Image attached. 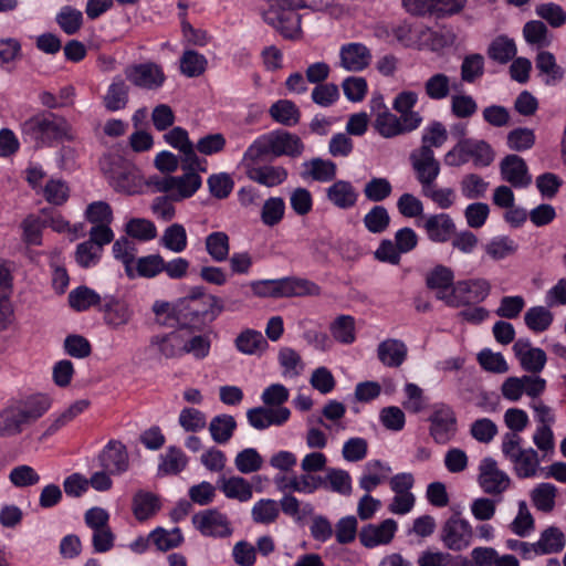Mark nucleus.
<instances>
[{
  "mask_svg": "<svg viewBox=\"0 0 566 566\" xmlns=\"http://www.w3.org/2000/svg\"><path fill=\"white\" fill-rule=\"evenodd\" d=\"M305 149L302 139L287 130L275 129L258 137L244 151L243 161L256 164L269 157H300Z\"/></svg>",
  "mask_w": 566,
  "mask_h": 566,
  "instance_id": "obj_1",
  "label": "nucleus"
},
{
  "mask_svg": "<svg viewBox=\"0 0 566 566\" xmlns=\"http://www.w3.org/2000/svg\"><path fill=\"white\" fill-rule=\"evenodd\" d=\"M22 133L36 147L52 146L54 142L76 139V133L69 120L52 112H41L22 124Z\"/></svg>",
  "mask_w": 566,
  "mask_h": 566,
  "instance_id": "obj_2",
  "label": "nucleus"
},
{
  "mask_svg": "<svg viewBox=\"0 0 566 566\" xmlns=\"http://www.w3.org/2000/svg\"><path fill=\"white\" fill-rule=\"evenodd\" d=\"M51 407V399L36 395L14 401L0 411V437H12L42 417Z\"/></svg>",
  "mask_w": 566,
  "mask_h": 566,
  "instance_id": "obj_3",
  "label": "nucleus"
},
{
  "mask_svg": "<svg viewBox=\"0 0 566 566\" xmlns=\"http://www.w3.org/2000/svg\"><path fill=\"white\" fill-rule=\"evenodd\" d=\"M501 451L509 460L517 478L528 479L537 475L541 470L538 453L533 448H522V437L516 433H505L502 438Z\"/></svg>",
  "mask_w": 566,
  "mask_h": 566,
  "instance_id": "obj_4",
  "label": "nucleus"
},
{
  "mask_svg": "<svg viewBox=\"0 0 566 566\" xmlns=\"http://www.w3.org/2000/svg\"><path fill=\"white\" fill-rule=\"evenodd\" d=\"M101 169L109 185L118 192L133 195L142 185L136 167L120 156L104 157L101 161Z\"/></svg>",
  "mask_w": 566,
  "mask_h": 566,
  "instance_id": "obj_5",
  "label": "nucleus"
},
{
  "mask_svg": "<svg viewBox=\"0 0 566 566\" xmlns=\"http://www.w3.org/2000/svg\"><path fill=\"white\" fill-rule=\"evenodd\" d=\"M473 527L459 513L451 515L441 526L440 539L443 546L453 552L467 549L473 539Z\"/></svg>",
  "mask_w": 566,
  "mask_h": 566,
  "instance_id": "obj_6",
  "label": "nucleus"
},
{
  "mask_svg": "<svg viewBox=\"0 0 566 566\" xmlns=\"http://www.w3.org/2000/svg\"><path fill=\"white\" fill-rule=\"evenodd\" d=\"M429 433L434 442L446 444L457 433V417L453 409L446 403H434L428 418Z\"/></svg>",
  "mask_w": 566,
  "mask_h": 566,
  "instance_id": "obj_7",
  "label": "nucleus"
},
{
  "mask_svg": "<svg viewBox=\"0 0 566 566\" xmlns=\"http://www.w3.org/2000/svg\"><path fill=\"white\" fill-rule=\"evenodd\" d=\"M301 7H293L285 3L284 0H277L264 12L266 23L273 25L283 36L294 38L301 32V17L296 12Z\"/></svg>",
  "mask_w": 566,
  "mask_h": 566,
  "instance_id": "obj_8",
  "label": "nucleus"
},
{
  "mask_svg": "<svg viewBox=\"0 0 566 566\" xmlns=\"http://www.w3.org/2000/svg\"><path fill=\"white\" fill-rule=\"evenodd\" d=\"M491 292V284L485 279H471L459 281L452 287V296L448 306L460 307L472 303L483 302Z\"/></svg>",
  "mask_w": 566,
  "mask_h": 566,
  "instance_id": "obj_9",
  "label": "nucleus"
},
{
  "mask_svg": "<svg viewBox=\"0 0 566 566\" xmlns=\"http://www.w3.org/2000/svg\"><path fill=\"white\" fill-rule=\"evenodd\" d=\"M478 482L484 493L501 495L510 488L511 479L493 458L486 457L480 462Z\"/></svg>",
  "mask_w": 566,
  "mask_h": 566,
  "instance_id": "obj_10",
  "label": "nucleus"
},
{
  "mask_svg": "<svg viewBox=\"0 0 566 566\" xmlns=\"http://www.w3.org/2000/svg\"><path fill=\"white\" fill-rule=\"evenodd\" d=\"M124 74L134 86L148 91L160 88L166 81L163 67L154 62L128 65Z\"/></svg>",
  "mask_w": 566,
  "mask_h": 566,
  "instance_id": "obj_11",
  "label": "nucleus"
},
{
  "mask_svg": "<svg viewBox=\"0 0 566 566\" xmlns=\"http://www.w3.org/2000/svg\"><path fill=\"white\" fill-rule=\"evenodd\" d=\"M182 302L195 317H209L216 319L223 311L222 301L212 294H206L205 287L193 286Z\"/></svg>",
  "mask_w": 566,
  "mask_h": 566,
  "instance_id": "obj_12",
  "label": "nucleus"
},
{
  "mask_svg": "<svg viewBox=\"0 0 566 566\" xmlns=\"http://www.w3.org/2000/svg\"><path fill=\"white\" fill-rule=\"evenodd\" d=\"M410 163L421 190L432 186L440 175V163L436 159L433 149L419 147L411 151Z\"/></svg>",
  "mask_w": 566,
  "mask_h": 566,
  "instance_id": "obj_13",
  "label": "nucleus"
},
{
  "mask_svg": "<svg viewBox=\"0 0 566 566\" xmlns=\"http://www.w3.org/2000/svg\"><path fill=\"white\" fill-rule=\"evenodd\" d=\"M370 112L374 116V128L384 138L400 136L399 117L391 113L385 104L381 94H375L369 102Z\"/></svg>",
  "mask_w": 566,
  "mask_h": 566,
  "instance_id": "obj_14",
  "label": "nucleus"
},
{
  "mask_svg": "<svg viewBox=\"0 0 566 566\" xmlns=\"http://www.w3.org/2000/svg\"><path fill=\"white\" fill-rule=\"evenodd\" d=\"M192 524L203 536L226 537L232 533L227 515L217 509L205 510L195 514Z\"/></svg>",
  "mask_w": 566,
  "mask_h": 566,
  "instance_id": "obj_15",
  "label": "nucleus"
},
{
  "mask_svg": "<svg viewBox=\"0 0 566 566\" xmlns=\"http://www.w3.org/2000/svg\"><path fill=\"white\" fill-rule=\"evenodd\" d=\"M397 528V522L392 518H387L379 524H367L358 534L360 544L366 548L387 545L392 541Z\"/></svg>",
  "mask_w": 566,
  "mask_h": 566,
  "instance_id": "obj_16",
  "label": "nucleus"
},
{
  "mask_svg": "<svg viewBox=\"0 0 566 566\" xmlns=\"http://www.w3.org/2000/svg\"><path fill=\"white\" fill-rule=\"evenodd\" d=\"M98 461L103 470L113 475L122 474L129 468L126 447L118 440L108 441L99 453Z\"/></svg>",
  "mask_w": 566,
  "mask_h": 566,
  "instance_id": "obj_17",
  "label": "nucleus"
},
{
  "mask_svg": "<svg viewBox=\"0 0 566 566\" xmlns=\"http://www.w3.org/2000/svg\"><path fill=\"white\" fill-rule=\"evenodd\" d=\"M98 311L104 314L105 324L113 329L127 325L134 316V311L129 304L113 295L103 297V304L98 307Z\"/></svg>",
  "mask_w": 566,
  "mask_h": 566,
  "instance_id": "obj_18",
  "label": "nucleus"
},
{
  "mask_svg": "<svg viewBox=\"0 0 566 566\" xmlns=\"http://www.w3.org/2000/svg\"><path fill=\"white\" fill-rule=\"evenodd\" d=\"M512 349L525 371L537 374L544 369L546 353L542 348L532 347L528 338H518Z\"/></svg>",
  "mask_w": 566,
  "mask_h": 566,
  "instance_id": "obj_19",
  "label": "nucleus"
},
{
  "mask_svg": "<svg viewBox=\"0 0 566 566\" xmlns=\"http://www.w3.org/2000/svg\"><path fill=\"white\" fill-rule=\"evenodd\" d=\"M291 416L289 408H268L265 406L250 408L247 411L249 424L256 430H265L271 426L284 424Z\"/></svg>",
  "mask_w": 566,
  "mask_h": 566,
  "instance_id": "obj_20",
  "label": "nucleus"
},
{
  "mask_svg": "<svg viewBox=\"0 0 566 566\" xmlns=\"http://www.w3.org/2000/svg\"><path fill=\"white\" fill-rule=\"evenodd\" d=\"M430 241L444 243L455 233V224L448 213L430 214L419 223Z\"/></svg>",
  "mask_w": 566,
  "mask_h": 566,
  "instance_id": "obj_21",
  "label": "nucleus"
},
{
  "mask_svg": "<svg viewBox=\"0 0 566 566\" xmlns=\"http://www.w3.org/2000/svg\"><path fill=\"white\" fill-rule=\"evenodd\" d=\"M502 179L511 184L515 188H526L532 182V176L525 160L517 155L505 156L501 164Z\"/></svg>",
  "mask_w": 566,
  "mask_h": 566,
  "instance_id": "obj_22",
  "label": "nucleus"
},
{
  "mask_svg": "<svg viewBox=\"0 0 566 566\" xmlns=\"http://www.w3.org/2000/svg\"><path fill=\"white\" fill-rule=\"evenodd\" d=\"M339 60L340 66L346 71L359 72L369 65L371 54L369 49L363 43L353 42L342 45Z\"/></svg>",
  "mask_w": 566,
  "mask_h": 566,
  "instance_id": "obj_23",
  "label": "nucleus"
},
{
  "mask_svg": "<svg viewBox=\"0 0 566 566\" xmlns=\"http://www.w3.org/2000/svg\"><path fill=\"white\" fill-rule=\"evenodd\" d=\"M454 274L452 270L444 265H436L426 277L427 287L437 291L436 297L448 305V300L452 296Z\"/></svg>",
  "mask_w": 566,
  "mask_h": 566,
  "instance_id": "obj_24",
  "label": "nucleus"
},
{
  "mask_svg": "<svg viewBox=\"0 0 566 566\" xmlns=\"http://www.w3.org/2000/svg\"><path fill=\"white\" fill-rule=\"evenodd\" d=\"M245 163L248 178L265 187L279 186L287 179V170L282 166H254L249 161Z\"/></svg>",
  "mask_w": 566,
  "mask_h": 566,
  "instance_id": "obj_25",
  "label": "nucleus"
},
{
  "mask_svg": "<svg viewBox=\"0 0 566 566\" xmlns=\"http://www.w3.org/2000/svg\"><path fill=\"white\" fill-rule=\"evenodd\" d=\"M407 345L397 338H387L378 344L377 357L379 361L389 368L400 367L407 359Z\"/></svg>",
  "mask_w": 566,
  "mask_h": 566,
  "instance_id": "obj_26",
  "label": "nucleus"
},
{
  "mask_svg": "<svg viewBox=\"0 0 566 566\" xmlns=\"http://www.w3.org/2000/svg\"><path fill=\"white\" fill-rule=\"evenodd\" d=\"M150 345L156 347L158 353L167 359L180 358L184 356L185 349L184 329L153 336Z\"/></svg>",
  "mask_w": 566,
  "mask_h": 566,
  "instance_id": "obj_27",
  "label": "nucleus"
},
{
  "mask_svg": "<svg viewBox=\"0 0 566 566\" xmlns=\"http://www.w3.org/2000/svg\"><path fill=\"white\" fill-rule=\"evenodd\" d=\"M326 197L338 209L347 210L356 205L358 192L352 182L336 180L326 189Z\"/></svg>",
  "mask_w": 566,
  "mask_h": 566,
  "instance_id": "obj_28",
  "label": "nucleus"
},
{
  "mask_svg": "<svg viewBox=\"0 0 566 566\" xmlns=\"http://www.w3.org/2000/svg\"><path fill=\"white\" fill-rule=\"evenodd\" d=\"M218 488L226 497L238 500L239 502H248L252 499V485L242 476H219L217 481Z\"/></svg>",
  "mask_w": 566,
  "mask_h": 566,
  "instance_id": "obj_29",
  "label": "nucleus"
},
{
  "mask_svg": "<svg viewBox=\"0 0 566 566\" xmlns=\"http://www.w3.org/2000/svg\"><path fill=\"white\" fill-rule=\"evenodd\" d=\"M303 178H312L319 182H329L336 178L337 166L329 159H323L319 157L312 158L302 164Z\"/></svg>",
  "mask_w": 566,
  "mask_h": 566,
  "instance_id": "obj_30",
  "label": "nucleus"
},
{
  "mask_svg": "<svg viewBox=\"0 0 566 566\" xmlns=\"http://www.w3.org/2000/svg\"><path fill=\"white\" fill-rule=\"evenodd\" d=\"M129 86L126 82L116 76L103 97L104 106L109 112L124 109L128 103Z\"/></svg>",
  "mask_w": 566,
  "mask_h": 566,
  "instance_id": "obj_31",
  "label": "nucleus"
},
{
  "mask_svg": "<svg viewBox=\"0 0 566 566\" xmlns=\"http://www.w3.org/2000/svg\"><path fill=\"white\" fill-rule=\"evenodd\" d=\"M535 555H548L563 551L565 546L564 533L555 526H549L541 533L537 542L534 543Z\"/></svg>",
  "mask_w": 566,
  "mask_h": 566,
  "instance_id": "obj_32",
  "label": "nucleus"
},
{
  "mask_svg": "<svg viewBox=\"0 0 566 566\" xmlns=\"http://www.w3.org/2000/svg\"><path fill=\"white\" fill-rule=\"evenodd\" d=\"M237 349L245 355H261L269 346L268 340L261 332L255 329H245L241 332L235 340Z\"/></svg>",
  "mask_w": 566,
  "mask_h": 566,
  "instance_id": "obj_33",
  "label": "nucleus"
},
{
  "mask_svg": "<svg viewBox=\"0 0 566 566\" xmlns=\"http://www.w3.org/2000/svg\"><path fill=\"white\" fill-rule=\"evenodd\" d=\"M457 87L455 82L444 73H434L423 83V90L428 98L442 101L450 96L452 88Z\"/></svg>",
  "mask_w": 566,
  "mask_h": 566,
  "instance_id": "obj_34",
  "label": "nucleus"
},
{
  "mask_svg": "<svg viewBox=\"0 0 566 566\" xmlns=\"http://www.w3.org/2000/svg\"><path fill=\"white\" fill-rule=\"evenodd\" d=\"M281 297L318 295L321 289L314 282L301 277L280 279Z\"/></svg>",
  "mask_w": 566,
  "mask_h": 566,
  "instance_id": "obj_35",
  "label": "nucleus"
},
{
  "mask_svg": "<svg viewBox=\"0 0 566 566\" xmlns=\"http://www.w3.org/2000/svg\"><path fill=\"white\" fill-rule=\"evenodd\" d=\"M237 429V421L228 413L217 415L210 420L209 432L212 440L218 444H226L233 437Z\"/></svg>",
  "mask_w": 566,
  "mask_h": 566,
  "instance_id": "obj_36",
  "label": "nucleus"
},
{
  "mask_svg": "<svg viewBox=\"0 0 566 566\" xmlns=\"http://www.w3.org/2000/svg\"><path fill=\"white\" fill-rule=\"evenodd\" d=\"M269 114L273 120L287 127L295 126L301 118L298 107L290 99H279L273 103L269 109Z\"/></svg>",
  "mask_w": 566,
  "mask_h": 566,
  "instance_id": "obj_37",
  "label": "nucleus"
},
{
  "mask_svg": "<svg viewBox=\"0 0 566 566\" xmlns=\"http://www.w3.org/2000/svg\"><path fill=\"white\" fill-rule=\"evenodd\" d=\"M486 53L492 61L499 64H506L515 57L517 49L513 39L506 35H499L491 41Z\"/></svg>",
  "mask_w": 566,
  "mask_h": 566,
  "instance_id": "obj_38",
  "label": "nucleus"
},
{
  "mask_svg": "<svg viewBox=\"0 0 566 566\" xmlns=\"http://www.w3.org/2000/svg\"><path fill=\"white\" fill-rule=\"evenodd\" d=\"M149 538L160 552H168L177 548L185 542L184 534L179 527L166 530L158 526L149 533Z\"/></svg>",
  "mask_w": 566,
  "mask_h": 566,
  "instance_id": "obj_39",
  "label": "nucleus"
},
{
  "mask_svg": "<svg viewBox=\"0 0 566 566\" xmlns=\"http://www.w3.org/2000/svg\"><path fill=\"white\" fill-rule=\"evenodd\" d=\"M188 464V458L185 452L177 447H169L160 455L158 472L161 475H176L185 470Z\"/></svg>",
  "mask_w": 566,
  "mask_h": 566,
  "instance_id": "obj_40",
  "label": "nucleus"
},
{
  "mask_svg": "<svg viewBox=\"0 0 566 566\" xmlns=\"http://www.w3.org/2000/svg\"><path fill=\"white\" fill-rule=\"evenodd\" d=\"M367 473H364L359 479V486L366 494H369L387 478L391 472L390 467L384 464L380 460H371L365 467Z\"/></svg>",
  "mask_w": 566,
  "mask_h": 566,
  "instance_id": "obj_41",
  "label": "nucleus"
},
{
  "mask_svg": "<svg viewBox=\"0 0 566 566\" xmlns=\"http://www.w3.org/2000/svg\"><path fill=\"white\" fill-rule=\"evenodd\" d=\"M551 307L537 305L530 307L524 314V323L533 333L539 334L547 331L554 321Z\"/></svg>",
  "mask_w": 566,
  "mask_h": 566,
  "instance_id": "obj_42",
  "label": "nucleus"
},
{
  "mask_svg": "<svg viewBox=\"0 0 566 566\" xmlns=\"http://www.w3.org/2000/svg\"><path fill=\"white\" fill-rule=\"evenodd\" d=\"M557 488L553 483L537 484L530 493L531 501L537 511L549 513L555 507Z\"/></svg>",
  "mask_w": 566,
  "mask_h": 566,
  "instance_id": "obj_43",
  "label": "nucleus"
},
{
  "mask_svg": "<svg viewBox=\"0 0 566 566\" xmlns=\"http://www.w3.org/2000/svg\"><path fill=\"white\" fill-rule=\"evenodd\" d=\"M202 178L198 172L185 171L181 176H175V190L172 201H181L192 197L201 187Z\"/></svg>",
  "mask_w": 566,
  "mask_h": 566,
  "instance_id": "obj_44",
  "label": "nucleus"
},
{
  "mask_svg": "<svg viewBox=\"0 0 566 566\" xmlns=\"http://www.w3.org/2000/svg\"><path fill=\"white\" fill-rule=\"evenodd\" d=\"M329 332L336 342L343 345L353 344L356 339L355 318L352 315H338L329 324Z\"/></svg>",
  "mask_w": 566,
  "mask_h": 566,
  "instance_id": "obj_45",
  "label": "nucleus"
},
{
  "mask_svg": "<svg viewBox=\"0 0 566 566\" xmlns=\"http://www.w3.org/2000/svg\"><path fill=\"white\" fill-rule=\"evenodd\" d=\"M465 149L468 154V161L473 160L476 167H488L494 160V151L491 145L482 139H467Z\"/></svg>",
  "mask_w": 566,
  "mask_h": 566,
  "instance_id": "obj_46",
  "label": "nucleus"
},
{
  "mask_svg": "<svg viewBox=\"0 0 566 566\" xmlns=\"http://www.w3.org/2000/svg\"><path fill=\"white\" fill-rule=\"evenodd\" d=\"M69 303L76 312H84L92 306L99 307L103 304V298L94 290L87 286H78L70 292Z\"/></svg>",
  "mask_w": 566,
  "mask_h": 566,
  "instance_id": "obj_47",
  "label": "nucleus"
},
{
  "mask_svg": "<svg viewBox=\"0 0 566 566\" xmlns=\"http://www.w3.org/2000/svg\"><path fill=\"white\" fill-rule=\"evenodd\" d=\"M159 243L174 253H181L188 244L187 231L180 223H172L164 230Z\"/></svg>",
  "mask_w": 566,
  "mask_h": 566,
  "instance_id": "obj_48",
  "label": "nucleus"
},
{
  "mask_svg": "<svg viewBox=\"0 0 566 566\" xmlns=\"http://www.w3.org/2000/svg\"><path fill=\"white\" fill-rule=\"evenodd\" d=\"M160 507L159 499L145 491H139L133 499V512L138 521H146L153 516Z\"/></svg>",
  "mask_w": 566,
  "mask_h": 566,
  "instance_id": "obj_49",
  "label": "nucleus"
},
{
  "mask_svg": "<svg viewBox=\"0 0 566 566\" xmlns=\"http://www.w3.org/2000/svg\"><path fill=\"white\" fill-rule=\"evenodd\" d=\"M523 36L528 44L537 49L546 48L552 43V35L546 24L541 20L526 22L523 27Z\"/></svg>",
  "mask_w": 566,
  "mask_h": 566,
  "instance_id": "obj_50",
  "label": "nucleus"
},
{
  "mask_svg": "<svg viewBox=\"0 0 566 566\" xmlns=\"http://www.w3.org/2000/svg\"><path fill=\"white\" fill-rule=\"evenodd\" d=\"M207 253L216 262H223L229 258L230 239L226 232L216 231L207 235L205 240Z\"/></svg>",
  "mask_w": 566,
  "mask_h": 566,
  "instance_id": "obj_51",
  "label": "nucleus"
},
{
  "mask_svg": "<svg viewBox=\"0 0 566 566\" xmlns=\"http://www.w3.org/2000/svg\"><path fill=\"white\" fill-rule=\"evenodd\" d=\"M485 60L480 53H471L463 57L460 65L461 81L474 83L484 75Z\"/></svg>",
  "mask_w": 566,
  "mask_h": 566,
  "instance_id": "obj_52",
  "label": "nucleus"
},
{
  "mask_svg": "<svg viewBox=\"0 0 566 566\" xmlns=\"http://www.w3.org/2000/svg\"><path fill=\"white\" fill-rule=\"evenodd\" d=\"M535 65L539 73L546 76L545 83L547 85L555 84L563 78L564 72L557 65L555 56L551 52H539L535 59Z\"/></svg>",
  "mask_w": 566,
  "mask_h": 566,
  "instance_id": "obj_53",
  "label": "nucleus"
},
{
  "mask_svg": "<svg viewBox=\"0 0 566 566\" xmlns=\"http://www.w3.org/2000/svg\"><path fill=\"white\" fill-rule=\"evenodd\" d=\"M88 405L90 402L84 399L73 402L67 409H65L52 420L43 434L45 437L54 434L60 429L70 423L73 419H75L80 413H82L88 407Z\"/></svg>",
  "mask_w": 566,
  "mask_h": 566,
  "instance_id": "obj_54",
  "label": "nucleus"
},
{
  "mask_svg": "<svg viewBox=\"0 0 566 566\" xmlns=\"http://www.w3.org/2000/svg\"><path fill=\"white\" fill-rule=\"evenodd\" d=\"M325 489L348 496L352 493L350 474L343 469H329L324 476Z\"/></svg>",
  "mask_w": 566,
  "mask_h": 566,
  "instance_id": "obj_55",
  "label": "nucleus"
},
{
  "mask_svg": "<svg viewBox=\"0 0 566 566\" xmlns=\"http://www.w3.org/2000/svg\"><path fill=\"white\" fill-rule=\"evenodd\" d=\"M205 55L193 50H186L180 57V72L187 77H198L207 69Z\"/></svg>",
  "mask_w": 566,
  "mask_h": 566,
  "instance_id": "obj_56",
  "label": "nucleus"
},
{
  "mask_svg": "<svg viewBox=\"0 0 566 566\" xmlns=\"http://www.w3.org/2000/svg\"><path fill=\"white\" fill-rule=\"evenodd\" d=\"M112 250L114 258L122 261V263L124 264L126 275L129 279H134L135 272L132 265L135 261V244L127 238H120L114 242Z\"/></svg>",
  "mask_w": 566,
  "mask_h": 566,
  "instance_id": "obj_57",
  "label": "nucleus"
},
{
  "mask_svg": "<svg viewBox=\"0 0 566 566\" xmlns=\"http://www.w3.org/2000/svg\"><path fill=\"white\" fill-rule=\"evenodd\" d=\"M535 528V520L525 501L518 502V511L510 524V530L520 537L528 536Z\"/></svg>",
  "mask_w": 566,
  "mask_h": 566,
  "instance_id": "obj_58",
  "label": "nucleus"
},
{
  "mask_svg": "<svg viewBox=\"0 0 566 566\" xmlns=\"http://www.w3.org/2000/svg\"><path fill=\"white\" fill-rule=\"evenodd\" d=\"M184 355L190 354L196 359H203L210 353L211 342L208 335H190L184 329Z\"/></svg>",
  "mask_w": 566,
  "mask_h": 566,
  "instance_id": "obj_59",
  "label": "nucleus"
},
{
  "mask_svg": "<svg viewBox=\"0 0 566 566\" xmlns=\"http://www.w3.org/2000/svg\"><path fill=\"white\" fill-rule=\"evenodd\" d=\"M280 514V507L275 500L261 499L251 510L252 520L259 524H271Z\"/></svg>",
  "mask_w": 566,
  "mask_h": 566,
  "instance_id": "obj_60",
  "label": "nucleus"
},
{
  "mask_svg": "<svg viewBox=\"0 0 566 566\" xmlns=\"http://www.w3.org/2000/svg\"><path fill=\"white\" fill-rule=\"evenodd\" d=\"M56 23L64 33L72 35L82 28L83 14L71 6H64L56 14Z\"/></svg>",
  "mask_w": 566,
  "mask_h": 566,
  "instance_id": "obj_61",
  "label": "nucleus"
},
{
  "mask_svg": "<svg viewBox=\"0 0 566 566\" xmlns=\"http://www.w3.org/2000/svg\"><path fill=\"white\" fill-rule=\"evenodd\" d=\"M484 250L491 259L499 261L514 254L517 244L509 237H495L485 244Z\"/></svg>",
  "mask_w": 566,
  "mask_h": 566,
  "instance_id": "obj_62",
  "label": "nucleus"
},
{
  "mask_svg": "<svg viewBox=\"0 0 566 566\" xmlns=\"http://www.w3.org/2000/svg\"><path fill=\"white\" fill-rule=\"evenodd\" d=\"M363 221L370 233H382L389 227L390 216L384 206H374Z\"/></svg>",
  "mask_w": 566,
  "mask_h": 566,
  "instance_id": "obj_63",
  "label": "nucleus"
},
{
  "mask_svg": "<svg viewBox=\"0 0 566 566\" xmlns=\"http://www.w3.org/2000/svg\"><path fill=\"white\" fill-rule=\"evenodd\" d=\"M535 13L552 28H560L566 23V11L555 2H545L536 6Z\"/></svg>",
  "mask_w": 566,
  "mask_h": 566,
  "instance_id": "obj_64",
  "label": "nucleus"
}]
</instances>
